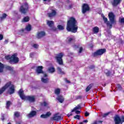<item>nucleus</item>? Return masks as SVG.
<instances>
[{"label": "nucleus", "mask_w": 124, "mask_h": 124, "mask_svg": "<svg viewBox=\"0 0 124 124\" xmlns=\"http://www.w3.org/2000/svg\"><path fill=\"white\" fill-rule=\"evenodd\" d=\"M85 117H88V116H90V113L89 112H88V111H86L85 113Z\"/></svg>", "instance_id": "52"}, {"label": "nucleus", "mask_w": 124, "mask_h": 124, "mask_svg": "<svg viewBox=\"0 0 124 124\" xmlns=\"http://www.w3.org/2000/svg\"><path fill=\"white\" fill-rule=\"evenodd\" d=\"M93 33H98L99 32V28L97 26L93 27L92 29Z\"/></svg>", "instance_id": "20"}, {"label": "nucleus", "mask_w": 124, "mask_h": 124, "mask_svg": "<svg viewBox=\"0 0 124 124\" xmlns=\"http://www.w3.org/2000/svg\"><path fill=\"white\" fill-rule=\"evenodd\" d=\"M30 58H33L34 57V53L33 52L31 53L30 54Z\"/></svg>", "instance_id": "48"}, {"label": "nucleus", "mask_w": 124, "mask_h": 124, "mask_svg": "<svg viewBox=\"0 0 124 124\" xmlns=\"http://www.w3.org/2000/svg\"><path fill=\"white\" fill-rule=\"evenodd\" d=\"M75 113H76V114H80V113H81V112H80V111H79V110H76L75 111Z\"/></svg>", "instance_id": "56"}, {"label": "nucleus", "mask_w": 124, "mask_h": 124, "mask_svg": "<svg viewBox=\"0 0 124 124\" xmlns=\"http://www.w3.org/2000/svg\"><path fill=\"white\" fill-rule=\"evenodd\" d=\"M83 98V96L82 95H78L76 96V99L77 100H78V99H82Z\"/></svg>", "instance_id": "38"}, {"label": "nucleus", "mask_w": 124, "mask_h": 124, "mask_svg": "<svg viewBox=\"0 0 124 124\" xmlns=\"http://www.w3.org/2000/svg\"><path fill=\"white\" fill-rule=\"evenodd\" d=\"M47 25H48V27L50 28H52V27L54 26V21L48 20L47 22Z\"/></svg>", "instance_id": "27"}, {"label": "nucleus", "mask_w": 124, "mask_h": 124, "mask_svg": "<svg viewBox=\"0 0 124 124\" xmlns=\"http://www.w3.org/2000/svg\"><path fill=\"white\" fill-rule=\"evenodd\" d=\"M73 114H72V113H68V114H67V117H68V118H69V117H70V116H72Z\"/></svg>", "instance_id": "58"}, {"label": "nucleus", "mask_w": 124, "mask_h": 124, "mask_svg": "<svg viewBox=\"0 0 124 124\" xmlns=\"http://www.w3.org/2000/svg\"><path fill=\"white\" fill-rule=\"evenodd\" d=\"M41 80V82H42V83H44L45 84H47L49 83V78H46V77L42 78Z\"/></svg>", "instance_id": "19"}, {"label": "nucleus", "mask_w": 124, "mask_h": 124, "mask_svg": "<svg viewBox=\"0 0 124 124\" xmlns=\"http://www.w3.org/2000/svg\"><path fill=\"white\" fill-rule=\"evenodd\" d=\"M122 0H113L111 1V4L113 7H117L119 4H121Z\"/></svg>", "instance_id": "13"}, {"label": "nucleus", "mask_w": 124, "mask_h": 124, "mask_svg": "<svg viewBox=\"0 0 124 124\" xmlns=\"http://www.w3.org/2000/svg\"><path fill=\"white\" fill-rule=\"evenodd\" d=\"M91 8H90V6L89 4L87 3H83L81 7V11L83 14H85L87 13L88 11H90Z\"/></svg>", "instance_id": "10"}, {"label": "nucleus", "mask_w": 124, "mask_h": 124, "mask_svg": "<svg viewBox=\"0 0 124 124\" xmlns=\"http://www.w3.org/2000/svg\"><path fill=\"white\" fill-rule=\"evenodd\" d=\"M6 17H7V15L5 13H3L2 15V16L0 17V21H3L5 19H6Z\"/></svg>", "instance_id": "26"}, {"label": "nucleus", "mask_w": 124, "mask_h": 124, "mask_svg": "<svg viewBox=\"0 0 124 124\" xmlns=\"http://www.w3.org/2000/svg\"><path fill=\"white\" fill-rule=\"evenodd\" d=\"M48 71L50 72V73H54L56 71V69L53 67H50L48 68Z\"/></svg>", "instance_id": "31"}, {"label": "nucleus", "mask_w": 124, "mask_h": 124, "mask_svg": "<svg viewBox=\"0 0 124 124\" xmlns=\"http://www.w3.org/2000/svg\"><path fill=\"white\" fill-rule=\"evenodd\" d=\"M109 114H110V112H107V113H104L103 115V118H106V117L109 115Z\"/></svg>", "instance_id": "40"}, {"label": "nucleus", "mask_w": 124, "mask_h": 124, "mask_svg": "<svg viewBox=\"0 0 124 124\" xmlns=\"http://www.w3.org/2000/svg\"><path fill=\"white\" fill-rule=\"evenodd\" d=\"M119 22L121 24H124V17L119 19Z\"/></svg>", "instance_id": "41"}, {"label": "nucleus", "mask_w": 124, "mask_h": 124, "mask_svg": "<svg viewBox=\"0 0 124 124\" xmlns=\"http://www.w3.org/2000/svg\"><path fill=\"white\" fill-rule=\"evenodd\" d=\"M47 15L49 18H52V17H54L57 15V12L55 10H52L51 13H47Z\"/></svg>", "instance_id": "16"}, {"label": "nucleus", "mask_w": 124, "mask_h": 124, "mask_svg": "<svg viewBox=\"0 0 124 124\" xmlns=\"http://www.w3.org/2000/svg\"><path fill=\"white\" fill-rule=\"evenodd\" d=\"M14 116L16 118H19L20 117V112L16 111L14 113Z\"/></svg>", "instance_id": "34"}, {"label": "nucleus", "mask_w": 124, "mask_h": 124, "mask_svg": "<svg viewBox=\"0 0 124 124\" xmlns=\"http://www.w3.org/2000/svg\"><path fill=\"white\" fill-rule=\"evenodd\" d=\"M111 71H108L107 72L105 73V74L106 75V76H107V77H109V76H110V75H111Z\"/></svg>", "instance_id": "37"}, {"label": "nucleus", "mask_w": 124, "mask_h": 124, "mask_svg": "<svg viewBox=\"0 0 124 124\" xmlns=\"http://www.w3.org/2000/svg\"><path fill=\"white\" fill-rule=\"evenodd\" d=\"M64 80L65 82H66V83H67V84H70V83H71L70 81L68 80L67 78H65L64 79Z\"/></svg>", "instance_id": "44"}, {"label": "nucleus", "mask_w": 124, "mask_h": 124, "mask_svg": "<svg viewBox=\"0 0 124 124\" xmlns=\"http://www.w3.org/2000/svg\"><path fill=\"white\" fill-rule=\"evenodd\" d=\"M44 1H48V2H50V1H51V0H43Z\"/></svg>", "instance_id": "63"}, {"label": "nucleus", "mask_w": 124, "mask_h": 124, "mask_svg": "<svg viewBox=\"0 0 124 124\" xmlns=\"http://www.w3.org/2000/svg\"><path fill=\"white\" fill-rule=\"evenodd\" d=\"M54 93L56 94V95H60L61 93V89L60 88H56L54 90Z\"/></svg>", "instance_id": "24"}, {"label": "nucleus", "mask_w": 124, "mask_h": 124, "mask_svg": "<svg viewBox=\"0 0 124 124\" xmlns=\"http://www.w3.org/2000/svg\"><path fill=\"white\" fill-rule=\"evenodd\" d=\"M83 51V47H80V48H79V51H78V53H79V54H81V53H82V52Z\"/></svg>", "instance_id": "47"}, {"label": "nucleus", "mask_w": 124, "mask_h": 124, "mask_svg": "<svg viewBox=\"0 0 124 124\" xmlns=\"http://www.w3.org/2000/svg\"><path fill=\"white\" fill-rule=\"evenodd\" d=\"M93 83H91L89 84L85 89L86 92L88 93V92H89L91 90V89H92V88H93Z\"/></svg>", "instance_id": "21"}, {"label": "nucleus", "mask_w": 124, "mask_h": 124, "mask_svg": "<svg viewBox=\"0 0 124 124\" xmlns=\"http://www.w3.org/2000/svg\"><path fill=\"white\" fill-rule=\"evenodd\" d=\"M117 88H118V89H119V90H122V89H123L121 84H118Z\"/></svg>", "instance_id": "50"}, {"label": "nucleus", "mask_w": 124, "mask_h": 124, "mask_svg": "<svg viewBox=\"0 0 124 124\" xmlns=\"http://www.w3.org/2000/svg\"><path fill=\"white\" fill-rule=\"evenodd\" d=\"M8 93H9V94H13L15 93V86L14 85H12L9 87Z\"/></svg>", "instance_id": "15"}, {"label": "nucleus", "mask_w": 124, "mask_h": 124, "mask_svg": "<svg viewBox=\"0 0 124 124\" xmlns=\"http://www.w3.org/2000/svg\"><path fill=\"white\" fill-rule=\"evenodd\" d=\"M33 47L34 48H35V49H37L38 48V45L36 44H34L33 45Z\"/></svg>", "instance_id": "49"}, {"label": "nucleus", "mask_w": 124, "mask_h": 124, "mask_svg": "<svg viewBox=\"0 0 124 124\" xmlns=\"http://www.w3.org/2000/svg\"><path fill=\"white\" fill-rule=\"evenodd\" d=\"M18 93L21 99L23 100H28L30 102H35V96H26L24 94V90L22 89H20Z\"/></svg>", "instance_id": "2"}, {"label": "nucleus", "mask_w": 124, "mask_h": 124, "mask_svg": "<svg viewBox=\"0 0 124 124\" xmlns=\"http://www.w3.org/2000/svg\"><path fill=\"white\" fill-rule=\"evenodd\" d=\"M36 72L37 74H44V77H48V74L43 71V66H38L36 69Z\"/></svg>", "instance_id": "7"}, {"label": "nucleus", "mask_w": 124, "mask_h": 124, "mask_svg": "<svg viewBox=\"0 0 124 124\" xmlns=\"http://www.w3.org/2000/svg\"><path fill=\"white\" fill-rule=\"evenodd\" d=\"M18 54L16 53H14L12 56L10 55H6L5 59L7 61H9V62L11 64L18 63L19 62V58L17 57Z\"/></svg>", "instance_id": "3"}, {"label": "nucleus", "mask_w": 124, "mask_h": 124, "mask_svg": "<svg viewBox=\"0 0 124 124\" xmlns=\"http://www.w3.org/2000/svg\"><path fill=\"white\" fill-rule=\"evenodd\" d=\"M95 66H94V65H91L89 67V68L90 69H94V68H95Z\"/></svg>", "instance_id": "45"}, {"label": "nucleus", "mask_w": 124, "mask_h": 124, "mask_svg": "<svg viewBox=\"0 0 124 124\" xmlns=\"http://www.w3.org/2000/svg\"><path fill=\"white\" fill-rule=\"evenodd\" d=\"M52 31H57V28L54 26V25L52 27H50Z\"/></svg>", "instance_id": "42"}, {"label": "nucleus", "mask_w": 124, "mask_h": 124, "mask_svg": "<svg viewBox=\"0 0 124 124\" xmlns=\"http://www.w3.org/2000/svg\"><path fill=\"white\" fill-rule=\"evenodd\" d=\"M73 47H74V48H75V49H78V48H79V46L74 45V46H73Z\"/></svg>", "instance_id": "53"}, {"label": "nucleus", "mask_w": 124, "mask_h": 124, "mask_svg": "<svg viewBox=\"0 0 124 124\" xmlns=\"http://www.w3.org/2000/svg\"><path fill=\"white\" fill-rule=\"evenodd\" d=\"M105 53H106V49L101 48L94 52V53H93V56L95 57H97V56H102V55H103V54H104Z\"/></svg>", "instance_id": "8"}, {"label": "nucleus", "mask_w": 124, "mask_h": 124, "mask_svg": "<svg viewBox=\"0 0 124 124\" xmlns=\"http://www.w3.org/2000/svg\"><path fill=\"white\" fill-rule=\"evenodd\" d=\"M59 112H57L55 113L53 117H51L50 120L51 121H57V122H59V121H61L62 119V118L61 116H59Z\"/></svg>", "instance_id": "11"}, {"label": "nucleus", "mask_w": 124, "mask_h": 124, "mask_svg": "<svg viewBox=\"0 0 124 124\" xmlns=\"http://www.w3.org/2000/svg\"><path fill=\"white\" fill-rule=\"evenodd\" d=\"M57 70L59 74H61L62 75H64L65 74V73L63 72L62 68H61L60 67H57Z\"/></svg>", "instance_id": "22"}, {"label": "nucleus", "mask_w": 124, "mask_h": 124, "mask_svg": "<svg viewBox=\"0 0 124 124\" xmlns=\"http://www.w3.org/2000/svg\"><path fill=\"white\" fill-rule=\"evenodd\" d=\"M25 30L27 31H31V24H28L26 26Z\"/></svg>", "instance_id": "29"}, {"label": "nucleus", "mask_w": 124, "mask_h": 124, "mask_svg": "<svg viewBox=\"0 0 124 124\" xmlns=\"http://www.w3.org/2000/svg\"><path fill=\"white\" fill-rule=\"evenodd\" d=\"M12 103L10 102V101H7L6 104V108L7 109H9V107H10V105H12Z\"/></svg>", "instance_id": "28"}, {"label": "nucleus", "mask_w": 124, "mask_h": 124, "mask_svg": "<svg viewBox=\"0 0 124 124\" xmlns=\"http://www.w3.org/2000/svg\"><path fill=\"white\" fill-rule=\"evenodd\" d=\"M40 118H42L43 119H46L47 116H46V114H42L40 116Z\"/></svg>", "instance_id": "43"}, {"label": "nucleus", "mask_w": 124, "mask_h": 124, "mask_svg": "<svg viewBox=\"0 0 124 124\" xmlns=\"http://www.w3.org/2000/svg\"><path fill=\"white\" fill-rule=\"evenodd\" d=\"M4 68V65L0 62V73L3 72V69Z\"/></svg>", "instance_id": "30"}, {"label": "nucleus", "mask_w": 124, "mask_h": 124, "mask_svg": "<svg viewBox=\"0 0 124 124\" xmlns=\"http://www.w3.org/2000/svg\"><path fill=\"white\" fill-rule=\"evenodd\" d=\"M75 111H76V109L75 108H74L73 109H72L71 113L75 112Z\"/></svg>", "instance_id": "59"}, {"label": "nucleus", "mask_w": 124, "mask_h": 124, "mask_svg": "<svg viewBox=\"0 0 124 124\" xmlns=\"http://www.w3.org/2000/svg\"><path fill=\"white\" fill-rule=\"evenodd\" d=\"M63 57V54L62 53H59L57 54V56L55 57V59L60 65H63V61H62V57Z\"/></svg>", "instance_id": "6"}, {"label": "nucleus", "mask_w": 124, "mask_h": 124, "mask_svg": "<svg viewBox=\"0 0 124 124\" xmlns=\"http://www.w3.org/2000/svg\"><path fill=\"white\" fill-rule=\"evenodd\" d=\"M12 84V82L11 81H9L7 82L4 86H3L0 89V95L1 94H2L4 92H5V90H7V89H8L11 85Z\"/></svg>", "instance_id": "9"}, {"label": "nucleus", "mask_w": 124, "mask_h": 124, "mask_svg": "<svg viewBox=\"0 0 124 124\" xmlns=\"http://www.w3.org/2000/svg\"><path fill=\"white\" fill-rule=\"evenodd\" d=\"M51 115H52V113H51V112L50 111L47 112L46 113V118H48V117H50Z\"/></svg>", "instance_id": "39"}, {"label": "nucleus", "mask_w": 124, "mask_h": 124, "mask_svg": "<svg viewBox=\"0 0 124 124\" xmlns=\"http://www.w3.org/2000/svg\"><path fill=\"white\" fill-rule=\"evenodd\" d=\"M41 106H44V107H48L49 106V103H47L46 101H44L43 102L40 103Z\"/></svg>", "instance_id": "25"}, {"label": "nucleus", "mask_w": 124, "mask_h": 124, "mask_svg": "<svg viewBox=\"0 0 124 124\" xmlns=\"http://www.w3.org/2000/svg\"><path fill=\"white\" fill-rule=\"evenodd\" d=\"M19 11L22 14H27V12L29 11V4L27 3H25L21 5L19 8Z\"/></svg>", "instance_id": "5"}, {"label": "nucleus", "mask_w": 124, "mask_h": 124, "mask_svg": "<svg viewBox=\"0 0 124 124\" xmlns=\"http://www.w3.org/2000/svg\"><path fill=\"white\" fill-rule=\"evenodd\" d=\"M36 111L32 110L30 112V113L28 114L29 118H32V117H34V116H36Z\"/></svg>", "instance_id": "18"}, {"label": "nucleus", "mask_w": 124, "mask_h": 124, "mask_svg": "<svg viewBox=\"0 0 124 124\" xmlns=\"http://www.w3.org/2000/svg\"><path fill=\"white\" fill-rule=\"evenodd\" d=\"M83 123H88V120H84V121H83Z\"/></svg>", "instance_id": "62"}, {"label": "nucleus", "mask_w": 124, "mask_h": 124, "mask_svg": "<svg viewBox=\"0 0 124 124\" xmlns=\"http://www.w3.org/2000/svg\"><path fill=\"white\" fill-rule=\"evenodd\" d=\"M81 104H79L78 105V106L75 107V108H76V110H79V109H81L82 107H81Z\"/></svg>", "instance_id": "35"}, {"label": "nucleus", "mask_w": 124, "mask_h": 124, "mask_svg": "<svg viewBox=\"0 0 124 124\" xmlns=\"http://www.w3.org/2000/svg\"><path fill=\"white\" fill-rule=\"evenodd\" d=\"M2 39H3V35L0 34V40H2Z\"/></svg>", "instance_id": "55"}, {"label": "nucleus", "mask_w": 124, "mask_h": 124, "mask_svg": "<svg viewBox=\"0 0 124 124\" xmlns=\"http://www.w3.org/2000/svg\"><path fill=\"white\" fill-rule=\"evenodd\" d=\"M102 17L104 21V23H108V22H109L108 21V19L107 18V17H106L105 16H103Z\"/></svg>", "instance_id": "36"}, {"label": "nucleus", "mask_w": 124, "mask_h": 124, "mask_svg": "<svg viewBox=\"0 0 124 124\" xmlns=\"http://www.w3.org/2000/svg\"><path fill=\"white\" fill-rule=\"evenodd\" d=\"M108 16L111 23H110L109 21L107 23V27H108L109 29H112V28H113V25H112L114 24H116V19H115V16L113 12L109 13Z\"/></svg>", "instance_id": "4"}, {"label": "nucleus", "mask_w": 124, "mask_h": 124, "mask_svg": "<svg viewBox=\"0 0 124 124\" xmlns=\"http://www.w3.org/2000/svg\"><path fill=\"white\" fill-rule=\"evenodd\" d=\"M21 32H24L25 31V29H22L20 30Z\"/></svg>", "instance_id": "61"}, {"label": "nucleus", "mask_w": 124, "mask_h": 124, "mask_svg": "<svg viewBox=\"0 0 124 124\" xmlns=\"http://www.w3.org/2000/svg\"><path fill=\"white\" fill-rule=\"evenodd\" d=\"M46 35V33H45L44 31H41L40 32H38L37 34V38L38 39H40V38H42L43 36H45Z\"/></svg>", "instance_id": "14"}, {"label": "nucleus", "mask_w": 124, "mask_h": 124, "mask_svg": "<svg viewBox=\"0 0 124 124\" xmlns=\"http://www.w3.org/2000/svg\"><path fill=\"white\" fill-rule=\"evenodd\" d=\"M72 6H73L72 4L69 5L68 7L67 8V9H71V8H72Z\"/></svg>", "instance_id": "54"}, {"label": "nucleus", "mask_w": 124, "mask_h": 124, "mask_svg": "<svg viewBox=\"0 0 124 124\" xmlns=\"http://www.w3.org/2000/svg\"><path fill=\"white\" fill-rule=\"evenodd\" d=\"M73 39H74L73 38H69V39H68V42H69V43H70V42H71V41H72Z\"/></svg>", "instance_id": "51"}, {"label": "nucleus", "mask_w": 124, "mask_h": 124, "mask_svg": "<svg viewBox=\"0 0 124 124\" xmlns=\"http://www.w3.org/2000/svg\"><path fill=\"white\" fill-rule=\"evenodd\" d=\"M30 21V17L29 16H25L22 20L23 23H26Z\"/></svg>", "instance_id": "23"}, {"label": "nucleus", "mask_w": 124, "mask_h": 124, "mask_svg": "<svg viewBox=\"0 0 124 124\" xmlns=\"http://www.w3.org/2000/svg\"><path fill=\"white\" fill-rule=\"evenodd\" d=\"M5 68L7 70H9L10 71H13V68H12L10 66H6Z\"/></svg>", "instance_id": "33"}, {"label": "nucleus", "mask_w": 124, "mask_h": 124, "mask_svg": "<svg viewBox=\"0 0 124 124\" xmlns=\"http://www.w3.org/2000/svg\"><path fill=\"white\" fill-rule=\"evenodd\" d=\"M66 30L73 33H76L78 31V22L76 18L73 16L69 17L67 21Z\"/></svg>", "instance_id": "1"}, {"label": "nucleus", "mask_w": 124, "mask_h": 124, "mask_svg": "<svg viewBox=\"0 0 124 124\" xmlns=\"http://www.w3.org/2000/svg\"><path fill=\"white\" fill-rule=\"evenodd\" d=\"M1 119L2 121L5 120V118H4V116H2Z\"/></svg>", "instance_id": "60"}, {"label": "nucleus", "mask_w": 124, "mask_h": 124, "mask_svg": "<svg viewBox=\"0 0 124 124\" xmlns=\"http://www.w3.org/2000/svg\"><path fill=\"white\" fill-rule=\"evenodd\" d=\"M57 28L59 31H63L64 30V27L61 25H58Z\"/></svg>", "instance_id": "32"}, {"label": "nucleus", "mask_w": 124, "mask_h": 124, "mask_svg": "<svg viewBox=\"0 0 124 124\" xmlns=\"http://www.w3.org/2000/svg\"><path fill=\"white\" fill-rule=\"evenodd\" d=\"M92 124H97V121H94Z\"/></svg>", "instance_id": "64"}, {"label": "nucleus", "mask_w": 124, "mask_h": 124, "mask_svg": "<svg viewBox=\"0 0 124 124\" xmlns=\"http://www.w3.org/2000/svg\"><path fill=\"white\" fill-rule=\"evenodd\" d=\"M74 119H77L78 120H80V115H77L74 117Z\"/></svg>", "instance_id": "46"}, {"label": "nucleus", "mask_w": 124, "mask_h": 124, "mask_svg": "<svg viewBox=\"0 0 124 124\" xmlns=\"http://www.w3.org/2000/svg\"><path fill=\"white\" fill-rule=\"evenodd\" d=\"M56 100L60 102V103H63L64 101V98L62 95H58V97L56 98Z\"/></svg>", "instance_id": "17"}, {"label": "nucleus", "mask_w": 124, "mask_h": 124, "mask_svg": "<svg viewBox=\"0 0 124 124\" xmlns=\"http://www.w3.org/2000/svg\"><path fill=\"white\" fill-rule=\"evenodd\" d=\"M121 121L122 122V124H123V123H124V116H122Z\"/></svg>", "instance_id": "57"}, {"label": "nucleus", "mask_w": 124, "mask_h": 124, "mask_svg": "<svg viewBox=\"0 0 124 124\" xmlns=\"http://www.w3.org/2000/svg\"><path fill=\"white\" fill-rule=\"evenodd\" d=\"M114 122L115 124H123L122 122V119L119 115H116L114 117Z\"/></svg>", "instance_id": "12"}]
</instances>
